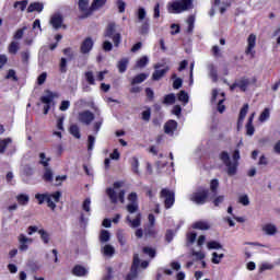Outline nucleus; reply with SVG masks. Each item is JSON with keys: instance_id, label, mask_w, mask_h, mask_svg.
Segmentation results:
<instances>
[{"instance_id": "1", "label": "nucleus", "mask_w": 280, "mask_h": 280, "mask_svg": "<svg viewBox=\"0 0 280 280\" xmlns=\"http://www.w3.org/2000/svg\"><path fill=\"white\" fill-rule=\"evenodd\" d=\"M220 161L228 167V176H235L237 174V166L240 165V149H235L232 155L234 162H231L229 152L222 151L219 155Z\"/></svg>"}, {"instance_id": "2", "label": "nucleus", "mask_w": 280, "mask_h": 280, "mask_svg": "<svg viewBox=\"0 0 280 280\" xmlns=\"http://www.w3.org/2000/svg\"><path fill=\"white\" fill-rule=\"evenodd\" d=\"M192 7L194 0H180L170 3L167 10L170 14H180L187 12V10H191Z\"/></svg>"}, {"instance_id": "3", "label": "nucleus", "mask_w": 280, "mask_h": 280, "mask_svg": "<svg viewBox=\"0 0 280 280\" xmlns=\"http://www.w3.org/2000/svg\"><path fill=\"white\" fill-rule=\"evenodd\" d=\"M104 37L110 38L114 43V47H119V45H121V33H117V24L115 22L107 24Z\"/></svg>"}, {"instance_id": "4", "label": "nucleus", "mask_w": 280, "mask_h": 280, "mask_svg": "<svg viewBox=\"0 0 280 280\" xmlns=\"http://www.w3.org/2000/svg\"><path fill=\"white\" fill-rule=\"evenodd\" d=\"M190 200L196 205H206L207 200H209V189L200 188L191 195Z\"/></svg>"}, {"instance_id": "5", "label": "nucleus", "mask_w": 280, "mask_h": 280, "mask_svg": "<svg viewBox=\"0 0 280 280\" xmlns=\"http://www.w3.org/2000/svg\"><path fill=\"white\" fill-rule=\"evenodd\" d=\"M160 197L164 198L165 209H172V207H174V203L176 202V196L174 191L167 188H163L160 192Z\"/></svg>"}, {"instance_id": "6", "label": "nucleus", "mask_w": 280, "mask_h": 280, "mask_svg": "<svg viewBox=\"0 0 280 280\" xmlns=\"http://www.w3.org/2000/svg\"><path fill=\"white\" fill-rule=\"evenodd\" d=\"M106 194L113 205H117L118 200L119 202L124 203L126 201V190H120L117 195L115 189L107 188Z\"/></svg>"}, {"instance_id": "7", "label": "nucleus", "mask_w": 280, "mask_h": 280, "mask_svg": "<svg viewBox=\"0 0 280 280\" xmlns=\"http://www.w3.org/2000/svg\"><path fill=\"white\" fill-rule=\"evenodd\" d=\"M35 200H37L38 205H44L47 202V207H49L51 211H56V202L51 200V196H49V194H36Z\"/></svg>"}, {"instance_id": "8", "label": "nucleus", "mask_w": 280, "mask_h": 280, "mask_svg": "<svg viewBox=\"0 0 280 280\" xmlns=\"http://www.w3.org/2000/svg\"><path fill=\"white\" fill-rule=\"evenodd\" d=\"M255 45H257V35L250 34L247 38V48L245 49V55L255 58Z\"/></svg>"}, {"instance_id": "9", "label": "nucleus", "mask_w": 280, "mask_h": 280, "mask_svg": "<svg viewBox=\"0 0 280 280\" xmlns=\"http://www.w3.org/2000/svg\"><path fill=\"white\" fill-rule=\"evenodd\" d=\"M94 119L95 114H93L91 110H83L79 113V121L85 126H91V122H93Z\"/></svg>"}, {"instance_id": "10", "label": "nucleus", "mask_w": 280, "mask_h": 280, "mask_svg": "<svg viewBox=\"0 0 280 280\" xmlns=\"http://www.w3.org/2000/svg\"><path fill=\"white\" fill-rule=\"evenodd\" d=\"M94 45H95V42H93L92 37H85L80 46L81 54L83 55L91 54Z\"/></svg>"}, {"instance_id": "11", "label": "nucleus", "mask_w": 280, "mask_h": 280, "mask_svg": "<svg viewBox=\"0 0 280 280\" xmlns=\"http://www.w3.org/2000/svg\"><path fill=\"white\" fill-rule=\"evenodd\" d=\"M65 23V19L60 13H56L50 18V25L54 30H60V27L67 28V25H62Z\"/></svg>"}, {"instance_id": "12", "label": "nucleus", "mask_w": 280, "mask_h": 280, "mask_svg": "<svg viewBox=\"0 0 280 280\" xmlns=\"http://www.w3.org/2000/svg\"><path fill=\"white\" fill-rule=\"evenodd\" d=\"M33 240L28 238L27 236H25V234H20L19 235V250H21V253H25L30 246L27 244H32Z\"/></svg>"}, {"instance_id": "13", "label": "nucleus", "mask_w": 280, "mask_h": 280, "mask_svg": "<svg viewBox=\"0 0 280 280\" xmlns=\"http://www.w3.org/2000/svg\"><path fill=\"white\" fill-rule=\"evenodd\" d=\"M51 102H54V95L42 96L40 103L44 105V115H48L49 110H51Z\"/></svg>"}, {"instance_id": "14", "label": "nucleus", "mask_w": 280, "mask_h": 280, "mask_svg": "<svg viewBox=\"0 0 280 280\" xmlns=\"http://www.w3.org/2000/svg\"><path fill=\"white\" fill-rule=\"evenodd\" d=\"M178 128V122L176 120H168L164 125L165 135H174Z\"/></svg>"}, {"instance_id": "15", "label": "nucleus", "mask_w": 280, "mask_h": 280, "mask_svg": "<svg viewBox=\"0 0 280 280\" xmlns=\"http://www.w3.org/2000/svg\"><path fill=\"white\" fill-rule=\"evenodd\" d=\"M246 115H248V103L244 104L240 110L238 119H237V129L244 126V119H246Z\"/></svg>"}, {"instance_id": "16", "label": "nucleus", "mask_w": 280, "mask_h": 280, "mask_svg": "<svg viewBox=\"0 0 280 280\" xmlns=\"http://www.w3.org/2000/svg\"><path fill=\"white\" fill-rule=\"evenodd\" d=\"M255 119V113L250 114L248 117L247 124L245 125L246 135L253 137L255 135V126H253V120Z\"/></svg>"}, {"instance_id": "17", "label": "nucleus", "mask_w": 280, "mask_h": 280, "mask_svg": "<svg viewBox=\"0 0 280 280\" xmlns=\"http://www.w3.org/2000/svg\"><path fill=\"white\" fill-rule=\"evenodd\" d=\"M107 1L108 0H93L91 7L89 8V14H93L95 10H100L101 8H104Z\"/></svg>"}, {"instance_id": "18", "label": "nucleus", "mask_w": 280, "mask_h": 280, "mask_svg": "<svg viewBox=\"0 0 280 280\" xmlns=\"http://www.w3.org/2000/svg\"><path fill=\"white\" fill-rule=\"evenodd\" d=\"M130 62V59H128L127 57L121 58L118 63H117V69L119 71V73H126V71H128V65Z\"/></svg>"}, {"instance_id": "19", "label": "nucleus", "mask_w": 280, "mask_h": 280, "mask_svg": "<svg viewBox=\"0 0 280 280\" xmlns=\"http://www.w3.org/2000/svg\"><path fill=\"white\" fill-rule=\"evenodd\" d=\"M15 200H16L18 205H20V207H27V205H30V195L19 194L15 197Z\"/></svg>"}, {"instance_id": "20", "label": "nucleus", "mask_w": 280, "mask_h": 280, "mask_svg": "<svg viewBox=\"0 0 280 280\" xmlns=\"http://www.w3.org/2000/svg\"><path fill=\"white\" fill-rule=\"evenodd\" d=\"M126 220L132 229H139L141 226V213H138L133 220L128 215Z\"/></svg>"}, {"instance_id": "21", "label": "nucleus", "mask_w": 280, "mask_h": 280, "mask_svg": "<svg viewBox=\"0 0 280 280\" xmlns=\"http://www.w3.org/2000/svg\"><path fill=\"white\" fill-rule=\"evenodd\" d=\"M45 9V5L42 2H33L28 5L27 12H42Z\"/></svg>"}, {"instance_id": "22", "label": "nucleus", "mask_w": 280, "mask_h": 280, "mask_svg": "<svg viewBox=\"0 0 280 280\" xmlns=\"http://www.w3.org/2000/svg\"><path fill=\"white\" fill-rule=\"evenodd\" d=\"M43 180H45V183H54V171H51L49 166L44 168Z\"/></svg>"}, {"instance_id": "23", "label": "nucleus", "mask_w": 280, "mask_h": 280, "mask_svg": "<svg viewBox=\"0 0 280 280\" xmlns=\"http://www.w3.org/2000/svg\"><path fill=\"white\" fill-rule=\"evenodd\" d=\"M72 275H74V277H84L86 275V268L82 265H75L72 269Z\"/></svg>"}, {"instance_id": "24", "label": "nucleus", "mask_w": 280, "mask_h": 280, "mask_svg": "<svg viewBox=\"0 0 280 280\" xmlns=\"http://www.w3.org/2000/svg\"><path fill=\"white\" fill-rule=\"evenodd\" d=\"M250 84V80L247 78H242L236 82V86L243 92L246 93V89H248V85Z\"/></svg>"}, {"instance_id": "25", "label": "nucleus", "mask_w": 280, "mask_h": 280, "mask_svg": "<svg viewBox=\"0 0 280 280\" xmlns=\"http://www.w3.org/2000/svg\"><path fill=\"white\" fill-rule=\"evenodd\" d=\"M145 80H148V74L139 73L131 80V86H135V84H141L142 82H145Z\"/></svg>"}, {"instance_id": "26", "label": "nucleus", "mask_w": 280, "mask_h": 280, "mask_svg": "<svg viewBox=\"0 0 280 280\" xmlns=\"http://www.w3.org/2000/svg\"><path fill=\"white\" fill-rule=\"evenodd\" d=\"M130 165H131V171L139 176V158L137 156H132L129 161Z\"/></svg>"}, {"instance_id": "27", "label": "nucleus", "mask_w": 280, "mask_h": 280, "mask_svg": "<svg viewBox=\"0 0 280 280\" xmlns=\"http://www.w3.org/2000/svg\"><path fill=\"white\" fill-rule=\"evenodd\" d=\"M186 23H187V30H186V32H187V34H194V27H195V23H196V16H194V15H189L188 16V19H187V21H186Z\"/></svg>"}, {"instance_id": "28", "label": "nucleus", "mask_w": 280, "mask_h": 280, "mask_svg": "<svg viewBox=\"0 0 280 280\" xmlns=\"http://www.w3.org/2000/svg\"><path fill=\"white\" fill-rule=\"evenodd\" d=\"M167 71H170L168 67H166L162 70H155L152 74V80H154V81L161 80V78H163L165 75V73H167Z\"/></svg>"}, {"instance_id": "29", "label": "nucleus", "mask_w": 280, "mask_h": 280, "mask_svg": "<svg viewBox=\"0 0 280 280\" xmlns=\"http://www.w3.org/2000/svg\"><path fill=\"white\" fill-rule=\"evenodd\" d=\"M79 10L84 12L85 16H91V13H89V0H79Z\"/></svg>"}, {"instance_id": "30", "label": "nucleus", "mask_w": 280, "mask_h": 280, "mask_svg": "<svg viewBox=\"0 0 280 280\" xmlns=\"http://www.w3.org/2000/svg\"><path fill=\"white\" fill-rule=\"evenodd\" d=\"M262 231L266 235H275L277 233V226L271 223H267L262 226Z\"/></svg>"}, {"instance_id": "31", "label": "nucleus", "mask_w": 280, "mask_h": 280, "mask_svg": "<svg viewBox=\"0 0 280 280\" xmlns=\"http://www.w3.org/2000/svg\"><path fill=\"white\" fill-rule=\"evenodd\" d=\"M10 143H12V138L0 139V154H5V150Z\"/></svg>"}, {"instance_id": "32", "label": "nucleus", "mask_w": 280, "mask_h": 280, "mask_svg": "<svg viewBox=\"0 0 280 280\" xmlns=\"http://www.w3.org/2000/svg\"><path fill=\"white\" fill-rule=\"evenodd\" d=\"M269 119H270V108L266 107L259 115L258 121H260V124H264Z\"/></svg>"}, {"instance_id": "33", "label": "nucleus", "mask_w": 280, "mask_h": 280, "mask_svg": "<svg viewBox=\"0 0 280 280\" xmlns=\"http://www.w3.org/2000/svg\"><path fill=\"white\" fill-rule=\"evenodd\" d=\"M70 135L74 137V139H81L82 135L80 133V127L78 125H71L69 128Z\"/></svg>"}, {"instance_id": "34", "label": "nucleus", "mask_w": 280, "mask_h": 280, "mask_svg": "<svg viewBox=\"0 0 280 280\" xmlns=\"http://www.w3.org/2000/svg\"><path fill=\"white\" fill-rule=\"evenodd\" d=\"M139 32L142 36H145V34H148L150 32V20L149 19H147L142 22Z\"/></svg>"}, {"instance_id": "35", "label": "nucleus", "mask_w": 280, "mask_h": 280, "mask_svg": "<svg viewBox=\"0 0 280 280\" xmlns=\"http://www.w3.org/2000/svg\"><path fill=\"white\" fill-rule=\"evenodd\" d=\"M20 49H21V46H19L18 42H11L8 47L9 54H12L13 56H16V54H19Z\"/></svg>"}, {"instance_id": "36", "label": "nucleus", "mask_w": 280, "mask_h": 280, "mask_svg": "<svg viewBox=\"0 0 280 280\" xmlns=\"http://www.w3.org/2000/svg\"><path fill=\"white\" fill-rule=\"evenodd\" d=\"M192 229H197L198 231H209V223L205 221H199L192 224Z\"/></svg>"}, {"instance_id": "37", "label": "nucleus", "mask_w": 280, "mask_h": 280, "mask_svg": "<svg viewBox=\"0 0 280 280\" xmlns=\"http://www.w3.org/2000/svg\"><path fill=\"white\" fill-rule=\"evenodd\" d=\"M144 235L145 237H156V229H154V225L144 228Z\"/></svg>"}, {"instance_id": "38", "label": "nucleus", "mask_w": 280, "mask_h": 280, "mask_svg": "<svg viewBox=\"0 0 280 280\" xmlns=\"http://www.w3.org/2000/svg\"><path fill=\"white\" fill-rule=\"evenodd\" d=\"M39 165H43V167H49V161H51V158H47L45 153H39Z\"/></svg>"}, {"instance_id": "39", "label": "nucleus", "mask_w": 280, "mask_h": 280, "mask_svg": "<svg viewBox=\"0 0 280 280\" xmlns=\"http://www.w3.org/2000/svg\"><path fill=\"white\" fill-rule=\"evenodd\" d=\"M148 62H150L148 56H142L140 59L137 60L136 67H138V69H143V67L148 66Z\"/></svg>"}, {"instance_id": "40", "label": "nucleus", "mask_w": 280, "mask_h": 280, "mask_svg": "<svg viewBox=\"0 0 280 280\" xmlns=\"http://www.w3.org/2000/svg\"><path fill=\"white\" fill-rule=\"evenodd\" d=\"M220 187V180H218L217 178L211 179L210 182V190L212 191V194L214 196L218 195V188Z\"/></svg>"}, {"instance_id": "41", "label": "nucleus", "mask_w": 280, "mask_h": 280, "mask_svg": "<svg viewBox=\"0 0 280 280\" xmlns=\"http://www.w3.org/2000/svg\"><path fill=\"white\" fill-rule=\"evenodd\" d=\"M100 242H110V232L108 230H102L100 234Z\"/></svg>"}, {"instance_id": "42", "label": "nucleus", "mask_w": 280, "mask_h": 280, "mask_svg": "<svg viewBox=\"0 0 280 280\" xmlns=\"http://www.w3.org/2000/svg\"><path fill=\"white\" fill-rule=\"evenodd\" d=\"M84 75L88 84L95 86V75H93V71H86Z\"/></svg>"}, {"instance_id": "43", "label": "nucleus", "mask_w": 280, "mask_h": 280, "mask_svg": "<svg viewBox=\"0 0 280 280\" xmlns=\"http://www.w3.org/2000/svg\"><path fill=\"white\" fill-rule=\"evenodd\" d=\"M142 253H143L144 255L150 256L151 259H154V257H156V249H154V248H152V247H148V246L143 247V248H142Z\"/></svg>"}, {"instance_id": "44", "label": "nucleus", "mask_w": 280, "mask_h": 280, "mask_svg": "<svg viewBox=\"0 0 280 280\" xmlns=\"http://www.w3.org/2000/svg\"><path fill=\"white\" fill-rule=\"evenodd\" d=\"M177 98H178L179 102H183L184 104H187L189 102V94H187V92H185V90H182L177 94Z\"/></svg>"}, {"instance_id": "45", "label": "nucleus", "mask_w": 280, "mask_h": 280, "mask_svg": "<svg viewBox=\"0 0 280 280\" xmlns=\"http://www.w3.org/2000/svg\"><path fill=\"white\" fill-rule=\"evenodd\" d=\"M103 253L105 257H113V255H115V247H113L112 245H105L103 248Z\"/></svg>"}, {"instance_id": "46", "label": "nucleus", "mask_w": 280, "mask_h": 280, "mask_svg": "<svg viewBox=\"0 0 280 280\" xmlns=\"http://www.w3.org/2000/svg\"><path fill=\"white\" fill-rule=\"evenodd\" d=\"M163 104H176V95L174 93L166 94Z\"/></svg>"}, {"instance_id": "47", "label": "nucleus", "mask_w": 280, "mask_h": 280, "mask_svg": "<svg viewBox=\"0 0 280 280\" xmlns=\"http://www.w3.org/2000/svg\"><path fill=\"white\" fill-rule=\"evenodd\" d=\"M13 8H20L21 12H25V9L27 8V0L15 1Z\"/></svg>"}, {"instance_id": "48", "label": "nucleus", "mask_w": 280, "mask_h": 280, "mask_svg": "<svg viewBox=\"0 0 280 280\" xmlns=\"http://www.w3.org/2000/svg\"><path fill=\"white\" fill-rule=\"evenodd\" d=\"M208 248L210 250H220V248H222V244H220L218 241H211L208 242Z\"/></svg>"}, {"instance_id": "49", "label": "nucleus", "mask_w": 280, "mask_h": 280, "mask_svg": "<svg viewBox=\"0 0 280 280\" xmlns=\"http://www.w3.org/2000/svg\"><path fill=\"white\" fill-rule=\"evenodd\" d=\"M60 73H67V58L62 57L59 62Z\"/></svg>"}, {"instance_id": "50", "label": "nucleus", "mask_w": 280, "mask_h": 280, "mask_svg": "<svg viewBox=\"0 0 280 280\" xmlns=\"http://www.w3.org/2000/svg\"><path fill=\"white\" fill-rule=\"evenodd\" d=\"M126 209L128 213H137V211H139V203H129Z\"/></svg>"}, {"instance_id": "51", "label": "nucleus", "mask_w": 280, "mask_h": 280, "mask_svg": "<svg viewBox=\"0 0 280 280\" xmlns=\"http://www.w3.org/2000/svg\"><path fill=\"white\" fill-rule=\"evenodd\" d=\"M38 233L40 234V238L43 240L44 244H49V233L45 230H38Z\"/></svg>"}, {"instance_id": "52", "label": "nucleus", "mask_w": 280, "mask_h": 280, "mask_svg": "<svg viewBox=\"0 0 280 280\" xmlns=\"http://www.w3.org/2000/svg\"><path fill=\"white\" fill-rule=\"evenodd\" d=\"M137 16L139 21H145L147 12L143 7H140L137 12Z\"/></svg>"}, {"instance_id": "53", "label": "nucleus", "mask_w": 280, "mask_h": 280, "mask_svg": "<svg viewBox=\"0 0 280 280\" xmlns=\"http://www.w3.org/2000/svg\"><path fill=\"white\" fill-rule=\"evenodd\" d=\"M116 5L120 14H124V12H126V2H124V0H117Z\"/></svg>"}, {"instance_id": "54", "label": "nucleus", "mask_w": 280, "mask_h": 280, "mask_svg": "<svg viewBox=\"0 0 280 280\" xmlns=\"http://www.w3.org/2000/svg\"><path fill=\"white\" fill-rule=\"evenodd\" d=\"M186 237L188 244H194V242H196V237H198V234L196 232H189L187 233Z\"/></svg>"}, {"instance_id": "55", "label": "nucleus", "mask_w": 280, "mask_h": 280, "mask_svg": "<svg viewBox=\"0 0 280 280\" xmlns=\"http://www.w3.org/2000/svg\"><path fill=\"white\" fill-rule=\"evenodd\" d=\"M128 200H129V202H131V205H139V202H138L139 197L137 196V192H130L128 195Z\"/></svg>"}, {"instance_id": "56", "label": "nucleus", "mask_w": 280, "mask_h": 280, "mask_svg": "<svg viewBox=\"0 0 280 280\" xmlns=\"http://www.w3.org/2000/svg\"><path fill=\"white\" fill-rule=\"evenodd\" d=\"M238 202L244 207H248L250 205V200L248 199V195H243L238 198Z\"/></svg>"}, {"instance_id": "57", "label": "nucleus", "mask_w": 280, "mask_h": 280, "mask_svg": "<svg viewBox=\"0 0 280 280\" xmlns=\"http://www.w3.org/2000/svg\"><path fill=\"white\" fill-rule=\"evenodd\" d=\"M95 145V137L89 136L88 137V151H93V147Z\"/></svg>"}, {"instance_id": "58", "label": "nucleus", "mask_w": 280, "mask_h": 280, "mask_svg": "<svg viewBox=\"0 0 280 280\" xmlns=\"http://www.w3.org/2000/svg\"><path fill=\"white\" fill-rule=\"evenodd\" d=\"M145 95L149 102H154V91L151 88L145 89Z\"/></svg>"}, {"instance_id": "59", "label": "nucleus", "mask_w": 280, "mask_h": 280, "mask_svg": "<svg viewBox=\"0 0 280 280\" xmlns=\"http://www.w3.org/2000/svg\"><path fill=\"white\" fill-rule=\"evenodd\" d=\"M82 209H83V211H86V213H89L91 211V198H86L83 201Z\"/></svg>"}, {"instance_id": "60", "label": "nucleus", "mask_w": 280, "mask_h": 280, "mask_svg": "<svg viewBox=\"0 0 280 280\" xmlns=\"http://www.w3.org/2000/svg\"><path fill=\"white\" fill-rule=\"evenodd\" d=\"M222 202H224V195H219L217 196L212 203L214 205V207H220V205H222Z\"/></svg>"}, {"instance_id": "61", "label": "nucleus", "mask_w": 280, "mask_h": 280, "mask_svg": "<svg viewBox=\"0 0 280 280\" xmlns=\"http://www.w3.org/2000/svg\"><path fill=\"white\" fill-rule=\"evenodd\" d=\"M23 34H25V27L20 28L15 32V34L13 35L14 40H21V38H23Z\"/></svg>"}, {"instance_id": "62", "label": "nucleus", "mask_w": 280, "mask_h": 280, "mask_svg": "<svg viewBox=\"0 0 280 280\" xmlns=\"http://www.w3.org/2000/svg\"><path fill=\"white\" fill-rule=\"evenodd\" d=\"M117 240L120 246H126V236L124 235V232L117 233Z\"/></svg>"}, {"instance_id": "63", "label": "nucleus", "mask_w": 280, "mask_h": 280, "mask_svg": "<svg viewBox=\"0 0 280 280\" xmlns=\"http://www.w3.org/2000/svg\"><path fill=\"white\" fill-rule=\"evenodd\" d=\"M47 81V72H43L38 78H37V84L39 86H43V83Z\"/></svg>"}, {"instance_id": "64", "label": "nucleus", "mask_w": 280, "mask_h": 280, "mask_svg": "<svg viewBox=\"0 0 280 280\" xmlns=\"http://www.w3.org/2000/svg\"><path fill=\"white\" fill-rule=\"evenodd\" d=\"M182 86H183V79H180V78L175 79L173 82V89H175L177 91Z\"/></svg>"}]
</instances>
